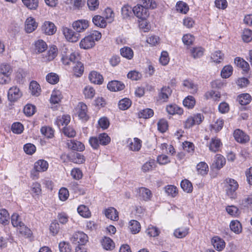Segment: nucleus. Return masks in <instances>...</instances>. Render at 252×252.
I'll return each instance as SVG.
<instances>
[{
	"label": "nucleus",
	"instance_id": "nucleus-33",
	"mask_svg": "<svg viewBox=\"0 0 252 252\" xmlns=\"http://www.w3.org/2000/svg\"><path fill=\"white\" fill-rule=\"evenodd\" d=\"M101 243L103 248L106 250H111L115 247L114 243L109 237H105L102 240Z\"/></svg>",
	"mask_w": 252,
	"mask_h": 252
},
{
	"label": "nucleus",
	"instance_id": "nucleus-62",
	"mask_svg": "<svg viewBox=\"0 0 252 252\" xmlns=\"http://www.w3.org/2000/svg\"><path fill=\"white\" fill-rule=\"evenodd\" d=\"M167 122L164 119L160 120L158 123V128L161 132H164L167 129Z\"/></svg>",
	"mask_w": 252,
	"mask_h": 252
},
{
	"label": "nucleus",
	"instance_id": "nucleus-9",
	"mask_svg": "<svg viewBox=\"0 0 252 252\" xmlns=\"http://www.w3.org/2000/svg\"><path fill=\"white\" fill-rule=\"evenodd\" d=\"M22 95V92L20 91V89L16 86L11 87L8 90L7 97L10 101H16L20 98Z\"/></svg>",
	"mask_w": 252,
	"mask_h": 252
},
{
	"label": "nucleus",
	"instance_id": "nucleus-32",
	"mask_svg": "<svg viewBox=\"0 0 252 252\" xmlns=\"http://www.w3.org/2000/svg\"><path fill=\"white\" fill-rule=\"evenodd\" d=\"M29 89L31 94L33 95L38 96L40 93V88L39 85L35 81L31 82Z\"/></svg>",
	"mask_w": 252,
	"mask_h": 252
},
{
	"label": "nucleus",
	"instance_id": "nucleus-12",
	"mask_svg": "<svg viewBox=\"0 0 252 252\" xmlns=\"http://www.w3.org/2000/svg\"><path fill=\"white\" fill-rule=\"evenodd\" d=\"M41 30L47 35H53L56 32V27L53 23L45 21L41 27Z\"/></svg>",
	"mask_w": 252,
	"mask_h": 252
},
{
	"label": "nucleus",
	"instance_id": "nucleus-10",
	"mask_svg": "<svg viewBox=\"0 0 252 252\" xmlns=\"http://www.w3.org/2000/svg\"><path fill=\"white\" fill-rule=\"evenodd\" d=\"M139 197L145 201L151 200L153 196L152 191L148 188L141 187L136 189Z\"/></svg>",
	"mask_w": 252,
	"mask_h": 252
},
{
	"label": "nucleus",
	"instance_id": "nucleus-16",
	"mask_svg": "<svg viewBox=\"0 0 252 252\" xmlns=\"http://www.w3.org/2000/svg\"><path fill=\"white\" fill-rule=\"evenodd\" d=\"M211 243L214 247L218 251H222L225 247L224 240L218 236H214L211 239Z\"/></svg>",
	"mask_w": 252,
	"mask_h": 252
},
{
	"label": "nucleus",
	"instance_id": "nucleus-24",
	"mask_svg": "<svg viewBox=\"0 0 252 252\" xmlns=\"http://www.w3.org/2000/svg\"><path fill=\"white\" fill-rule=\"evenodd\" d=\"M105 216L111 220H117L118 219V213L116 209L113 207H110L106 209L104 211Z\"/></svg>",
	"mask_w": 252,
	"mask_h": 252
},
{
	"label": "nucleus",
	"instance_id": "nucleus-47",
	"mask_svg": "<svg viewBox=\"0 0 252 252\" xmlns=\"http://www.w3.org/2000/svg\"><path fill=\"white\" fill-rule=\"evenodd\" d=\"M233 72V67L230 65H225L221 71V76L223 78L229 77Z\"/></svg>",
	"mask_w": 252,
	"mask_h": 252
},
{
	"label": "nucleus",
	"instance_id": "nucleus-46",
	"mask_svg": "<svg viewBox=\"0 0 252 252\" xmlns=\"http://www.w3.org/2000/svg\"><path fill=\"white\" fill-rule=\"evenodd\" d=\"M83 93L86 98L92 99L94 96L95 92L92 87L88 86L84 88Z\"/></svg>",
	"mask_w": 252,
	"mask_h": 252
},
{
	"label": "nucleus",
	"instance_id": "nucleus-19",
	"mask_svg": "<svg viewBox=\"0 0 252 252\" xmlns=\"http://www.w3.org/2000/svg\"><path fill=\"white\" fill-rule=\"evenodd\" d=\"M90 81L95 84H101L103 81L102 76L96 71H92L89 75Z\"/></svg>",
	"mask_w": 252,
	"mask_h": 252
},
{
	"label": "nucleus",
	"instance_id": "nucleus-20",
	"mask_svg": "<svg viewBox=\"0 0 252 252\" xmlns=\"http://www.w3.org/2000/svg\"><path fill=\"white\" fill-rule=\"evenodd\" d=\"M68 148L77 151H83L85 149V146L80 141L71 140L67 142Z\"/></svg>",
	"mask_w": 252,
	"mask_h": 252
},
{
	"label": "nucleus",
	"instance_id": "nucleus-41",
	"mask_svg": "<svg viewBox=\"0 0 252 252\" xmlns=\"http://www.w3.org/2000/svg\"><path fill=\"white\" fill-rule=\"evenodd\" d=\"M238 101L242 105H247L251 102V96L248 94H242L239 96Z\"/></svg>",
	"mask_w": 252,
	"mask_h": 252
},
{
	"label": "nucleus",
	"instance_id": "nucleus-5",
	"mask_svg": "<svg viewBox=\"0 0 252 252\" xmlns=\"http://www.w3.org/2000/svg\"><path fill=\"white\" fill-rule=\"evenodd\" d=\"M88 236L82 231L74 233L70 238V241L75 244L84 245L88 242Z\"/></svg>",
	"mask_w": 252,
	"mask_h": 252
},
{
	"label": "nucleus",
	"instance_id": "nucleus-7",
	"mask_svg": "<svg viewBox=\"0 0 252 252\" xmlns=\"http://www.w3.org/2000/svg\"><path fill=\"white\" fill-rule=\"evenodd\" d=\"M89 26V22L87 20L85 19L78 20L72 23L73 29L78 33L84 32Z\"/></svg>",
	"mask_w": 252,
	"mask_h": 252
},
{
	"label": "nucleus",
	"instance_id": "nucleus-29",
	"mask_svg": "<svg viewBox=\"0 0 252 252\" xmlns=\"http://www.w3.org/2000/svg\"><path fill=\"white\" fill-rule=\"evenodd\" d=\"M57 55V49L56 46L51 47L43 57L44 59L47 61H50L53 60Z\"/></svg>",
	"mask_w": 252,
	"mask_h": 252
},
{
	"label": "nucleus",
	"instance_id": "nucleus-55",
	"mask_svg": "<svg viewBox=\"0 0 252 252\" xmlns=\"http://www.w3.org/2000/svg\"><path fill=\"white\" fill-rule=\"evenodd\" d=\"M24 129V126L19 122L14 123L11 126L12 132L16 134H21L23 132Z\"/></svg>",
	"mask_w": 252,
	"mask_h": 252
},
{
	"label": "nucleus",
	"instance_id": "nucleus-48",
	"mask_svg": "<svg viewBox=\"0 0 252 252\" xmlns=\"http://www.w3.org/2000/svg\"><path fill=\"white\" fill-rule=\"evenodd\" d=\"M213 62L216 63H221L224 59V55L220 51H216L211 56Z\"/></svg>",
	"mask_w": 252,
	"mask_h": 252
},
{
	"label": "nucleus",
	"instance_id": "nucleus-59",
	"mask_svg": "<svg viewBox=\"0 0 252 252\" xmlns=\"http://www.w3.org/2000/svg\"><path fill=\"white\" fill-rule=\"evenodd\" d=\"M35 112V106L30 104H27L24 108V112L27 116L33 115Z\"/></svg>",
	"mask_w": 252,
	"mask_h": 252
},
{
	"label": "nucleus",
	"instance_id": "nucleus-49",
	"mask_svg": "<svg viewBox=\"0 0 252 252\" xmlns=\"http://www.w3.org/2000/svg\"><path fill=\"white\" fill-rule=\"evenodd\" d=\"M195 104L194 98L190 95L186 97L183 100V104L184 106L188 108H192Z\"/></svg>",
	"mask_w": 252,
	"mask_h": 252
},
{
	"label": "nucleus",
	"instance_id": "nucleus-13",
	"mask_svg": "<svg viewBox=\"0 0 252 252\" xmlns=\"http://www.w3.org/2000/svg\"><path fill=\"white\" fill-rule=\"evenodd\" d=\"M233 134L235 139L239 143H246L250 140L249 136L239 129L235 130Z\"/></svg>",
	"mask_w": 252,
	"mask_h": 252
},
{
	"label": "nucleus",
	"instance_id": "nucleus-30",
	"mask_svg": "<svg viewBox=\"0 0 252 252\" xmlns=\"http://www.w3.org/2000/svg\"><path fill=\"white\" fill-rule=\"evenodd\" d=\"M35 50L38 53H42L47 48L46 43L42 39H39L34 43Z\"/></svg>",
	"mask_w": 252,
	"mask_h": 252
},
{
	"label": "nucleus",
	"instance_id": "nucleus-60",
	"mask_svg": "<svg viewBox=\"0 0 252 252\" xmlns=\"http://www.w3.org/2000/svg\"><path fill=\"white\" fill-rule=\"evenodd\" d=\"M242 37L244 42H250L252 40V31L248 29H244Z\"/></svg>",
	"mask_w": 252,
	"mask_h": 252
},
{
	"label": "nucleus",
	"instance_id": "nucleus-15",
	"mask_svg": "<svg viewBox=\"0 0 252 252\" xmlns=\"http://www.w3.org/2000/svg\"><path fill=\"white\" fill-rule=\"evenodd\" d=\"M125 87V86L124 83L116 80L112 81L107 84V88L112 92H117L123 90Z\"/></svg>",
	"mask_w": 252,
	"mask_h": 252
},
{
	"label": "nucleus",
	"instance_id": "nucleus-6",
	"mask_svg": "<svg viewBox=\"0 0 252 252\" xmlns=\"http://www.w3.org/2000/svg\"><path fill=\"white\" fill-rule=\"evenodd\" d=\"M63 32L66 39L69 42H75L80 37V34L78 32H75L72 30L67 27L63 28Z\"/></svg>",
	"mask_w": 252,
	"mask_h": 252
},
{
	"label": "nucleus",
	"instance_id": "nucleus-61",
	"mask_svg": "<svg viewBox=\"0 0 252 252\" xmlns=\"http://www.w3.org/2000/svg\"><path fill=\"white\" fill-rule=\"evenodd\" d=\"M192 56L194 58H199L203 55V49L201 47H195L190 50Z\"/></svg>",
	"mask_w": 252,
	"mask_h": 252
},
{
	"label": "nucleus",
	"instance_id": "nucleus-17",
	"mask_svg": "<svg viewBox=\"0 0 252 252\" xmlns=\"http://www.w3.org/2000/svg\"><path fill=\"white\" fill-rule=\"evenodd\" d=\"M48 163L44 159H39L34 164V169L36 172H44L48 168Z\"/></svg>",
	"mask_w": 252,
	"mask_h": 252
},
{
	"label": "nucleus",
	"instance_id": "nucleus-14",
	"mask_svg": "<svg viewBox=\"0 0 252 252\" xmlns=\"http://www.w3.org/2000/svg\"><path fill=\"white\" fill-rule=\"evenodd\" d=\"M37 27V23L32 17L28 18L25 24V31L27 33L33 32Z\"/></svg>",
	"mask_w": 252,
	"mask_h": 252
},
{
	"label": "nucleus",
	"instance_id": "nucleus-39",
	"mask_svg": "<svg viewBox=\"0 0 252 252\" xmlns=\"http://www.w3.org/2000/svg\"><path fill=\"white\" fill-rule=\"evenodd\" d=\"M129 228L132 233L136 234L140 231L141 226L137 220H131L129 221Z\"/></svg>",
	"mask_w": 252,
	"mask_h": 252
},
{
	"label": "nucleus",
	"instance_id": "nucleus-23",
	"mask_svg": "<svg viewBox=\"0 0 252 252\" xmlns=\"http://www.w3.org/2000/svg\"><path fill=\"white\" fill-rule=\"evenodd\" d=\"M221 145L222 143L220 139L216 137L213 138H212L209 146V150L211 152L216 153L219 151Z\"/></svg>",
	"mask_w": 252,
	"mask_h": 252
},
{
	"label": "nucleus",
	"instance_id": "nucleus-45",
	"mask_svg": "<svg viewBox=\"0 0 252 252\" xmlns=\"http://www.w3.org/2000/svg\"><path fill=\"white\" fill-rule=\"evenodd\" d=\"M154 111L150 108H146L140 111L139 113V117L141 118L148 119L154 115Z\"/></svg>",
	"mask_w": 252,
	"mask_h": 252
},
{
	"label": "nucleus",
	"instance_id": "nucleus-2",
	"mask_svg": "<svg viewBox=\"0 0 252 252\" xmlns=\"http://www.w3.org/2000/svg\"><path fill=\"white\" fill-rule=\"evenodd\" d=\"M61 55L62 62L66 65H70L71 63L74 64L79 59V54L77 53L71 52L66 47L62 48Z\"/></svg>",
	"mask_w": 252,
	"mask_h": 252
},
{
	"label": "nucleus",
	"instance_id": "nucleus-57",
	"mask_svg": "<svg viewBox=\"0 0 252 252\" xmlns=\"http://www.w3.org/2000/svg\"><path fill=\"white\" fill-rule=\"evenodd\" d=\"M99 143L102 145L108 144L111 141L110 137L105 133H101L98 135Z\"/></svg>",
	"mask_w": 252,
	"mask_h": 252
},
{
	"label": "nucleus",
	"instance_id": "nucleus-8",
	"mask_svg": "<svg viewBox=\"0 0 252 252\" xmlns=\"http://www.w3.org/2000/svg\"><path fill=\"white\" fill-rule=\"evenodd\" d=\"M135 15L139 19H145L149 15L148 10L142 5L137 4L132 8Z\"/></svg>",
	"mask_w": 252,
	"mask_h": 252
},
{
	"label": "nucleus",
	"instance_id": "nucleus-40",
	"mask_svg": "<svg viewBox=\"0 0 252 252\" xmlns=\"http://www.w3.org/2000/svg\"><path fill=\"white\" fill-rule=\"evenodd\" d=\"M235 63L237 65V66L241 67L244 71H248L249 69V63L244 60L243 59L240 58H236L235 59Z\"/></svg>",
	"mask_w": 252,
	"mask_h": 252
},
{
	"label": "nucleus",
	"instance_id": "nucleus-38",
	"mask_svg": "<svg viewBox=\"0 0 252 252\" xmlns=\"http://www.w3.org/2000/svg\"><path fill=\"white\" fill-rule=\"evenodd\" d=\"M77 211L79 215L84 218H89L91 216V212L85 205H80L77 208Z\"/></svg>",
	"mask_w": 252,
	"mask_h": 252
},
{
	"label": "nucleus",
	"instance_id": "nucleus-52",
	"mask_svg": "<svg viewBox=\"0 0 252 252\" xmlns=\"http://www.w3.org/2000/svg\"><path fill=\"white\" fill-rule=\"evenodd\" d=\"M194 40V36L190 33L186 34L184 35L182 37L183 42L185 45L187 46L192 45Z\"/></svg>",
	"mask_w": 252,
	"mask_h": 252
},
{
	"label": "nucleus",
	"instance_id": "nucleus-58",
	"mask_svg": "<svg viewBox=\"0 0 252 252\" xmlns=\"http://www.w3.org/2000/svg\"><path fill=\"white\" fill-rule=\"evenodd\" d=\"M46 80L51 84H57L59 80V76L54 73H50L47 74L46 77Z\"/></svg>",
	"mask_w": 252,
	"mask_h": 252
},
{
	"label": "nucleus",
	"instance_id": "nucleus-1",
	"mask_svg": "<svg viewBox=\"0 0 252 252\" xmlns=\"http://www.w3.org/2000/svg\"><path fill=\"white\" fill-rule=\"evenodd\" d=\"M101 37V33L98 31H94L81 40L80 47L85 50L92 48L95 45V41L99 40Z\"/></svg>",
	"mask_w": 252,
	"mask_h": 252
},
{
	"label": "nucleus",
	"instance_id": "nucleus-51",
	"mask_svg": "<svg viewBox=\"0 0 252 252\" xmlns=\"http://www.w3.org/2000/svg\"><path fill=\"white\" fill-rule=\"evenodd\" d=\"M131 104V100L128 98H125L119 101V107L121 110H125L127 109Z\"/></svg>",
	"mask_w": 252,
	"mask_h": 252
},
{
	"label": "nucleus",
	"instance_id": "nucleus-4",
	"mask_svg": "<svg viewBox=\"0 0 252 252\" xmlns=\"http://www.w3.org/2000/svg\"><path fill=\"white\" fill-rule=\"evenodd\" d=\"M171 94L172 90L169 87L163 86L158 90L155 99L159 103L166 102Z\"/></svg>",
	"mask_w": 252,
	"mask_h": 252
},
{
	"label": "nucleus",
	"instance_id": "nucleus-34",
	"mask_svg": "<svg viewBox=\"0 0 252 252\" xmlns=\"http://www.w3.org/2000/svg\"><path fill=\"white\" fill-rule=\"evenodd\" d=\"M70 117L69 115H63L62 117H59L56 120V124L60 127L61 126H67L70 122Z\"/></svg>",
	"mask_w": 252,
	"mask_h": 252
},
{
	"label": "nucleus",
	"instance_id": "nucleus-26",
	"mask_svg": "<svg viewBox=\"0 0 252 252\" xmlns=\"http://www.w3.org/2000/svg\"><path fill=\"white\" fill-rule=\"evenodd\" d=\"M103 17L108 23H111L114 20L115 13L113 10L107 7L105 9L103 12Z\"/></svg>",
	"mask_w": 252,
	"mask_h": 252
},
{
	"label": "nucleus",
	"instance_id": "nucleus-25",
	"mask_svg": "<svg viewBox=\"0 0 252 252\" xmlns=\"http://www.w3.org/2000/svg\"><path fill=\"white\" fill-rule=\"evenodd\" d=\"M63 98V95L60 91L54 90L51 94L50 97V102L52 104L59 103Z\"/></svg>",
	"mask_w": 252,
	"mask_h": 252
},
{
	"label": "nucleus",
	"instance_id": "nucleus-35",
	"mask_svg": "<svg viewBox=\"0 0 252 252\" xmlns=\"http://www.w3.org/2000/svg\"><path fill=\"white\" fill-rule=\"evenodd\" d=\"M183 85L186 87L188 90L192 94H194L197 91L196 86L189 80H185L183 81Z\"/></svg>",
	"mask_w": 252,
	"mask_h": 252
},
{
	"label": "nucleus",
	"instance_id": "nucleus-31",
	"mask_svg": "<svg viewBox=\"0 0 252 252\" xmlns=\"http://www.w3.org/2000/svg\"><path fill=\"white\" fill-rule=\"evenodd\" d=\"M189 233V228L186 227H181L175 230L174 236L178 238H183Z\"/></svg>",
	"mask_w": 252,
	"mask_h": 252
},
{
	"label": "nucleus",
	"instance_id": "nucleus-63",
	"mask_svg": "<svg viewBox=\"0 0 252 252\" xmlns=\"http://www.w3.org/2000/svg\"><path fill=\"white\" fill-rule=\"evenodd\" d=\"M69 196V191L67 189L62 188L59 191V197L62 201L66 200Z\"/></svg>",
	"mask_w": 252,
	"mask_h": 252
},
{
	"label": "nucleus",
	"instance_id": "nucleus-42",
	"mask_svg": "<svg viewBox=\"0 0 252 252\" xmlns=\"http://www.w3.org/2000/svg\"><path fill=\"white\" fill-rule=\"evenodd\" d=\"M230 228L231 230L236 234H239L242 231V226L238 220H233L230 222Z\"/></svg>",
	"mask_w": 252,
	"mask_h": 252
},
{
	"label": "nucleus",
	"instance_id": "nucleus-11",
	"mask_svg": "<svg viewBox=\"0 0 252 252\" xmlns=\"http://www.w3.org/2000/svg\"><path fill=\"white\" fill-rule=\"evenodd\" d=\"M76 110L80 119L83 121H87L88 120L87 106L85 103L79 102L76 108Z\"/></svg>",
	"mask_w": 252,
	"mask_h": 252
},
{
	"label": "nucleus",
	"instance_id": "nucleus-43",
	"mask_svg": "<svg viewBox=\"0 0 252 252\" xmlns=\"http://www.w3.org/2000/svg\"><path fill=\"white\" fill-rule=\"evenodd\" d=\"M0 72L9 77L12 72V68L9 64L3 63L0 66Z\"/></svg>",
	"mask_w": 252,
	"mask_h": 252
},
{
	"label": "nucleus",
	"instance_id": "nucleus-53",
	"mask_svg": "<svg viewBox=\"0 0 252 252\" xmlns=\"http://www.w3.org/2000/svg\"><path fill=\"white\" fill-rule=\"evenodd\" d=\"M23 3L30 9H35L38 5V0H22Z\"/></svg>",
	"mask_w": 252,
	"mask_h": 252
},
{
	"label": "nucleus",
	"instance_id": "nucleus-54",
	"mask_svg": "<svg viewBox=\"0 0 252 252\" xmlns=\"http://www.w3.org/2000/svg\"><path fill=\"white\" fill-rule=\"evenodd\" d=\"M176 10L178 12L184 14L187 13L189 9L188 5L183 1L178 2L176 4Z\"/></svg>",
	"mask_w": 252,
	"mask_h": 252
},
{
	"label": "nucleus",
	"instance_id": "nucleus-50",
	"mask_svg": "<svg viewBox=\"0 0 252 252\" xmlns=\"http://www.w3.org/2000/svg\"><path fill=\"white\" fill-rule=\"evenodd\" d=\"M132 11V7L128 4L124 5L121 9L122 15L124 18H127L130 16Z\"/></svg>",
	"mask_w": 252,
	"mask_h": 252
},
{
	"label": "nucleus",
	"instance_id": "nucleus-22",
	"mask_svg": "<svg viewBox=\"0 0 252 252\" xmlns=\"http://www.w3.org/2000/svg\"><path fill=\"white\" fill-rule=\"evenodd\" d=\"M73 64L74 65L72 68L73 74L76 77H80L84 71L83 64L81 62L78 61Z\"/></svg>",
	"mask_w": 252,
	"mask_h": 252
},
{
	"label": "nucleus",
	"instance_id": "nucleus-44",
	"mask_svg": "<svg viewBox=\"0 0 252 252\" xmlns=\"http://www.w3.org/2000/svg\"><path fill=\"white\" fill-rule=\"evenodd\" d=\"M215 164L217 169H220L225 164V158L221 155L217 154L215 157Z\"/></svg>",
	"mask_w": 252,
	"mask_h": 252
},
{
	"label": "nucleus",
	"instance_id": "nucleus-36",
	"mask_svg": "<svg viewBox=\"0 0 252 252\" xmlns=\"http://www.w3.org/2000/svg\"><path fill=\"white\" fill-rule=\"evenodd\" d=\"M181 187L184 191L187 193L191 192L193 189L191 183L187 179H185L181 182Z\"/></svg>",
	"mask_w": 252,
	"mask_h": 252
},
{
	"label": "nucleus",
	"instance_id": "nucleus-28",
	"mask_svg": "<svg viewBox=\"0 0 252 252\" xmlns=\"http://www.w3.org/2000/svg\"><path fill=\"white\" fill-rule=\"evenodd\" d=\"M164 190L168 196L172 197H176L178 194V189L177 187L173 185H167L164 187Z\"/></svg>",
	"mask_w": 252,
	"mask_h": 252
},
{
	"label": "nucleus",
	"instance_id": "nucleus-37",
	"mask_svg": "<svg viewBox=\"0 0 252 252\" xmlns=\"http://www.w3.org/2000/svg\"><path fill=\"white\" fill-rule=\"evenodd\" d=\"M120 52L123 57L128 60H130L133 58V52L129 47H125L121 49Z\"/></svg>",
	"mask_w": 252,
	"mask_h": 252
},
{
	"label": "nucleus",
	"instance_id": "nucleus-64",
	"mask_svg": "<svg viewBox=\"0 0 252 252\" xmlns=\"http://www.w3.org/2000/svg\"><path fill=\"white\" fill-rule=\"evenodd\" d=\"M59 248L61 252H71V249L68 243L62 242L59 245Z\"/></svg>",
	"mask_w": 252,
	"mask_h": 252
},
{
	"label": "nucleus",
	"instance_id": "nucleus-18",
	"mask_svg": "<svg viewBox=\"0 0 252 252\" xmlns=\"http://www.w3.org/2000/svg\"><path fill=\"white\" fill-rule=\"evenodd\" d=\"M129 150L133 151H138L141 147V141L138 138L133 139H128L127 140Z\"/></svg>",
	"mask_w": 252,
	"mask_h": 252
},
{
	"label": "nucleus",
	"instance_id": "nucleus-21",
	"mask_svg": "<svg viewBox=\"0 0 252 252\" xmlns=\"http://www.w3.org/2000/svg\"><path fill=\"white\" fill-rule=\"evenodd\" d=\"M92 22L95 26L101 28H105L107 26V22L104 17L98 15H95L93 17Z\"/></svg>",
	"mask_w": 252,
	"mask_h": 252
},
{
	"label": "nucleus",
	"instance_id": "nucleus-27",
	"mask_svg": "<svg viewBox=\"0 0 252 252\" xmlns=\"http://www.w3.org/2000/svg\"><path fill=\"white\" fill-rule=\"evenodd\" d=\"M166 111L170 115L179 114L181 115L183 113V109L176 105H167L166 108Z\"/></svg>",
	"mask_w": 252,
	"mask_h": 252
},
{
	"label": "nucleus",
	"instance_id": "nucleus-3",
	"mask_svg": "<svg viewBox=\"0 0 252 252\" xmlns=\"http://www.w3.org/2000/svg\"><path fill=\"white\" fill-rule=\"evenodd\" d=\"M226 183V193L227 195L231 199H235L237 197L236 190L239 185L237 182L233 179L227 178L225 180Z\"/></svg>",
	"mask_w": 252,
	"mask_h": 252
},
{
	"label": "nucleus",
	"instance_id": "nucleus-56",
	"mask_svg": "<svg viewBox=\"0 0 252 252\" xmlns=\"http://www.w3.org/2000/svg\"><path fill=\"white\" fill-rule=\"evenodd\" d=\"M223 121L222 119H218L214 124L210 126L211 130H214L215 132L220 131L222 128Z\"/></svg>",
	"mask_w": 252,
	"mask_h": 252
}]
</instances>
